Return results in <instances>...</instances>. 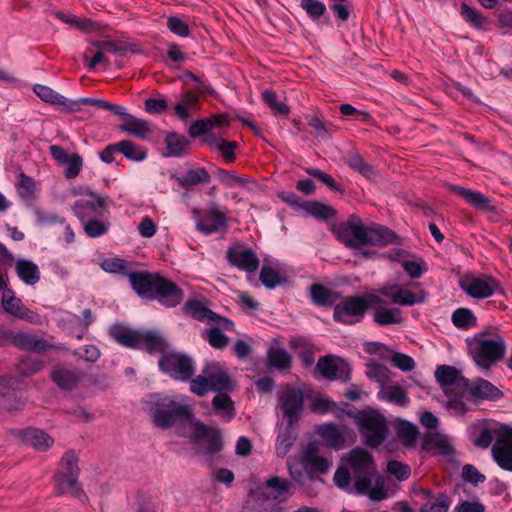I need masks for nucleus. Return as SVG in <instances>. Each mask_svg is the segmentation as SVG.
Instances as JSON below:
<instances>
[{
	"label": "nucleus",
	"mask_w": 512,
	"mask_h": 512,
	"mask_svg": "<svg viewBox=\"0 0 512 512\" xmlns=\"http://www.w3.org/2000/svg\"><path fill=\"white\" fill-rule=\"evenodd\" d=\"M278 406L287 423H297L304 411V394L302 389L287 385L278 396Z\"/></svg>",
	"instance_id": "f8f14e48"
},
{
	"label": "nucleus",
	"mask_w": 512,
	"mask_h": 512,
	"mask_svg": "<svg viewBox=\"0 0 512 512\" xmlns=\"http://www.w3.org/2000/svg\"><path fill=\"white\" fill-rule=\"evenodd\" d=\"M382 296L390 298L391 302L399 305L412 306L424 301L423 296H417L410 290L397 287H384L378 291Z\"/></svg>",
	"instance_id": "a878e982"
},
{
	"label": "nucleus",
	"mask_w": 512,
	"mask_h": 512,
	"mask_svg": "<svg viewBox=\"0 0 512 512\" xmlns=\"http://www.w3.org/2000/svg\"><path fill=\"white\" fill-rule=\"evenodd\" d=\"M367 311L363 296H350L336 304L333 318L336 322L351 325L360 322Z\"/></svg>",
	"instance_id": "4468645a"
},
{
	"label": "nucleus",
	"mask_w": 512,
	"mask_h": 512,
	"mask_svg": "<svg viewBox=\"0 0 512 512\" xmlns=\"http://www.w3.org/2000/svg\"><path fill=\"white\" fill-rule=\"evenodd\" d=\"M346 461L357 494L366 495L373 501H381L388 497L385 479L378 473L373 456L368 451L354 448L348 453Z\"/></svg>",
	"instance_id": "f03ea898"
},
{
	"label": "nucleus",
	"mask_w": 512,
	"mask_h": 512,
	"mask_svg": "<svg viewBox=\"0 0 512 512\" xmlns=\"http://www.w3.org/2000/svg\"><path fill=\"white\" fill-rule=\"evenodd\" d=\"M228 393L229 392L217 393L212 399V407L215 413L226 422L231 421L236 415L234 402Z\"/></svg>",
	"instance_id": "2f4dec72"
},
{
	"label": "nucleus",
	"mask_w": 512,
	"mask_h": 512,
	"mask_svg": "<svg viewBox=\"0 0 512 512\" xmlns=\"http://www.w3.org/2000/svg\"><path fill=\"white\" fill-rule=\"evenodd\" d=\"M378 397L400 407H406L410 401L405 389L399 385H388L380 388Z\"/></svg>",
	"instance_id": "72a5a7b5"
},
{
	"label": "nucleus",
	"mask_w": 512,
	"mask_h": 512,
	"mask_svg": "<svg viewBox=\"0 0 512 512\" xmlns=\"http://www.w3.org/2000/svg\"><path fill=\"white\" fill-rule=\"evenodd\" d=\"M308 125L314 129V136L322 139L328 138V136L337 130V126L329 121H324L319 116L309 115L306 116Z\"/></svg>",
	"instance_id": "37998d69"
},
{
	"label": "nucleus",
	"mask_w": 512,
	"mask_h": 512,
	"mask_svg": "<svg viewBox=\"0 0 512 512\" xmlns=\"http://www.w3.org/2000/svg\"><path fill=\"white\" fill-rule=\"evenodd\" d=\"M260 280L269 289L275 288L281 282V277L275 269L263 266L260 271Z\"/></svg>",
	"instance_id": "e2e57ef3"
},
{
	"label": "nucleus",
	"mask_w": 512,
	"mask_h": 512,
	"mask_svg": "<svg viewBox=\"0 0 512 512\" xmlns=\"http://www.w3.org/2000/svg\"><path fill=\"white\" fill-rule=\"evenodd\" d=\"M122 117L123 123L119 126L122 132H126L139 139H146L151 133L152 129L148 121L134 117L126 112Z\"/></svg>",
	"instance_id": "b1692460"
},
{
	"label": "nucleus",
	"mask_w": 512,
	"mask_h": 512,
	"mask_svg": "<svg viewBox=\"0 0 512 512\" xmlns=\"http://www.w3.org/2000/svg\"><path fill=\"white\" fill-rule=\"evenodd\" d=\"M374 322L380 326L401 324L404 322L402 312L398 308L380 307L377 313H374Z\"/></svg>",
	"instance_id": "ea45409f"
},
{
	"label": "nucleus",
	"mask_w": 512,
	"mask_h": 512,
	"mask_svg": "<svg viewBox=\"0 0 512 512\" xmlns=\"http://www.w3.org/2000/svg\"><path fill=\"white\" fill-rule=\"evenodd\" d=\"M79 473L80 469L75 452H66L62 456L60 469L54 476L55 488L58 493H69L76 498L84 496V492L78 483Z\"/></svg>",
	"instance_id": "1a4fd4ad"
},
{
	"label": "nucleus",
	"mask_w": 512,
	"mask_h": 512,
	"mask_svg": "<svg viewBox=\"0 0 512 512\" xmlns=\"http://www.w3.org/2000/svg\"><path fill=\"white\" fill-rule=\"evenodd\" d=\"M309 295L312 302L317 306H333L339 295L322 284L315 283L310 286Z\"/></svg>",
	"instance_id": "473e14b6"
},
{
	"label": "nucleus",
	"mask_w": 512,
	"mask_h": 512,
	"mask_svg": "<svg viewBox=\"0 0 512 512\" xmlns=\"http://www.w3.org/2000/svg\"><path fill=\"white\" fill-rule=\"evenodd\" d=\"M2 306L7 313L13 315L16 318L25 308L21 299L15 297L14 292L11 289H8V287L6 290H3Z\"/></svg>",
	"instance_id": "49530a36"
},
{
	"label": "nucleus",
	"mask_w": 512,
	"mask_h": 512,
	"mask_svg": "<svg viewBox=\"0 0 512 512\" xmlns=\"http://www.w3.org/2000/svg\"><path fill=\"white\" fill-rule=\"evenodd\" d=\"M119 153H122L127 159L140 162L147 157L146 149L134 144L130 140H122L117 142Z\"/></svg>",
	"instance_id": "c03bdc74"
},
{
	"label": "nucleus",
	"mask_w": 512,
	"mask_h": 512,
	"mask_svg": "<svg viewBox=\"0 0 512 512\" xmlns=\"http://www.w3.org/2000/svg\"><path fill=\"white\" fill-rule=\"evenodd\" d=\"M266 487L275 490L274 498L276 499L288 493L291 483L287 479L274 476L266 481Z\"/></svg>",
	"instance_id": "69168bd1"
},
{
	"label": "nucleus",
	"mask_w": 512,
	"mask_h": 512,
	"mask_svg": "<svg viewBox=\"0 0 512 512\" xmlns=\"http://www.w3.org/2000/svg\"><path fill=\"white\" fill-rule=\"evenodd\" d=\"M184 310L186 314L190 315L193 319L201 322H215L221 325L224 330L231 331L234 329V323L227 318L221 317L209 308L204 303L197 299H190L185 303Z\"/></svg>",
	"instance_id": "f3484780"
},
{
	"label": "nucleus",
	"mask_w": 512,
	"mask_h": 512,
	"mask_svg": "<svg viewBox=\"0 0 512 512\" xmlns=\"http://www.w3.org/2000/svg\"><path fill=\"white\" fill-rule=\"evenodd\" d=\"M300 7L313 19L317 20L326 12V6L319 0H301Z\"/></svg>",
	"instance_id": "13d9d810"
},
{
	"label": "nucleus",
	"mask_w": 512,
	"mask_h": 512,
	"mask_svg": "<svg viewBox=\"0 0 512 512\" xmlns=\"http://www.w3.org/2000/svg\"><path fill=\"white\" fill-rule=\"evenodd\" d=\"M418 429L415 425L403 422L397 429V437L405 446H412L417 438Z\"/></svg>",
	"instance_id": "5fc2aeb1"
},
{
	"label": "nucleus",
	"mask_w": 512,
	"mask_h": 512,
	"mask_svg": "<svg viewBox=\"0 0 512 512\" xmlns=\"http://www.w3.org/2000/svg\"><path fill=\"white\" fill-rule=\"evenodd\" d=\"M360 434L365 443L378 447L385 440L388 432L385 418L376 410H363L355 415Z\"/></svg>",
	"instance_id": "9d476101"
},
{
	"label": "nucleus",
	"mask_w": 512,
	"mask_h": 512,
	"mask_svg": "<svg viewBox=\"0 0 512 512\" xmlns=\"http://www.w3.org/2000/svg\"><path fill=\"white\" fill-rule=\"evenodd\" d=\"M332 233L349 248L358 245L383 247L399 243V237L391 229L382 225L367 227L356 215H350L347 221L335 224Z\"/></svg>",
	"instance_id": "7ed1b4c3"
},
{
	"label": "nucleus",
	"mask_w": 512,
	"mask_h": 512,
	"mask_svg": "<svg viewBox=\"0 0 512 512\" xmlns=\"http://www.w3.org/2000/svg\"><path fill=\"white\" fill-rule=\"evenodd\" d=\"M450 499L446 494H440L438 497L432 502H427L422 505L420 511L421 512H447L450 506Z\"/></svg>",
	"instance_id": "052dcab7"
},
{
	"label": "nucleus",
	"mask_w": 512,
	"mask_h": 512,
	"mask_svg": "<svg viewBox=\"0 0 512 512\" xmlns=\"http://www.w3.org/2000/svg\"><path fill=\"white\" fill-rule=\"evenodd\" d=\"M469 354L477 366L490 369L506 354V343L502 336L487 329L474 335L468 342Z\"/></svg>",
	"instance_id": "423d86ee"
},
{
	"label": "nucleus",
	"mask_w": 512,
	"mask_h": 512,
	"mask_svg": "<svg viewBox=\"0 0 512 512\" xmlns=\"http://www.w3.org/2000/svg\"><path fill=\"white\" fill-rule=\"evenodd\" d=\"M366 374L369 379L378 382L380 384V388H382L390 381L391 371L382 364L371 362L367 364Z\"/></svg>",
	"instance_id": "de8ad7c7"
},
{
	"label": "nucleus",
	"mask_w": 512,
	"mask_h": 512,
	"mask_svg": "<svg viewBox=\"0 0 512 512\" xmlns=\"http://www.w3.org/2000/svg\"><path fill=\"white\" fill-rule=\"evenodd\" d=\"M82 103L95 106L99 109L109 110L115 115L126 114V108L124 106L112 104L104 99L84 98L82 99Z\"/></svg>",
	"instance_id": "6e6d98bb"
},
{
	"label": "nucleus",
	"mask_w": 512,
	"mask_h": 512,
	"mask_svg": "<svg viewBox=\"0 0 512 512\" xmlns=\"http://www.w3.org/2000/svg\"><path fill=\"white\" fill-rule=\"evenodd\" d=\"M268 360L272 367L283 370L291 365V356L289 353L278 347H271L268 351Z\"/></svg>",
	"instance_id": "09e8293b"
},
{
	"label": "nucleus",
	"mask_w": 512,
	"mask_h": 512,
	"mask_svg": "<svg viewBox=\"0 0 512 512\" xmlns=\"http://www.w3.org/2000/svg\"><path fill=\"white\" fill-rule=\"evenodd\" d=\"M263 102L270 108L274 116H287L290 108L284 102L278 101L276 93L271 89H266L261 93Z\"/></svg>",
	"instance_id": "79ce46f5"
},
{
	"label": "nucleus",
	"mask_w": 512,
	"mask_h": 512,
	"mask_svg": "<svg viewBox=\"0 0 512 512\" xmlns=\"http://www.w3.org/2000/svg\"><path fill=\"white\" fill-rule=\"evenodd\" d=\"M16 188H17L18 195L24 201L31 202L37 196L36 181L32 177L26 175L23 172H21L18 175V181L16 184Z\"/></svg>",
	"instance_id": "58836bf2"
},
{
	"label": "nucleus",
	"mask_w": 512,
	"mask_h": 512,
	"mask_svg": "<svg viewBox=\"0 0 512 512\" xmlns=\"http://www.w3.org/2000/svg\"><path fill=\"white\" fill-rule=\"evenodd\" d=\"M52 378L61 389L70 390L76 387L81 375L74 370L59 368L54 370Z\"/></svg>",
	"instance_id": "4c0bfd02"
},
{
	"label": "nucleus",
	"mask_w": 512,
	"mask_h": 512,
	"mask_svg": "<svg viewBox=\"0 0 512 512\" xmlns=\"http://www.w3.org/2000/svg\"><path fill=\"white\" fill-rule=\"evenodd\" d=\"M23 441L38 451L49 449L54 440L45 431L34 427H28L21 432Z\"/></svg>",
	"instance_id": "cd10ccee"
},
{
	"label": "nucleus",
	"mask_w": 512,
	"mask_h": 512,
	"mask_svg": "<svg viewBox=\"0 0 512 512\" xmlns=\"http://www.w3.org/2000/svg\"><path fill=\"white\" fill-rule=\"evenodd\" d=\"M224 329L221 325L217 324V327H212L206 330L204 339L216 349H224L229 343V338L222 332Z\"/></svg>",
	"instance_id": "3c124183"
},
{
	"label": "nucleus",
	"mask_w": 512,
	"mask_h": 512,
	"mask_svg": "<svg viewBox=\"0 0 512 512\" xmlns=\"http://www.w3.org/2000/svg\"><path fill=\"white\" fill-rule=\"evenodd\" d=\"M15 272L19 279L27 285H35L40 280V270L34 262L27 259H18L15 262Z\"/></svg>",
	"instance_id": "c85d7f7f"
},
{
	"label": "nucleus",
	"mask_w": 512,
	"mask_h": 512,
	"mask_svg": "<svg viewBox=\"0 0 512 512\" xmlns=\"http://www.w3.org/2000/svg\"><path fill=\"white\" fill-rule=\"evenodd\" d=\"M297 438V433L293 428V425L287 423V426L281 428L275 444V451L277 456L283 458L290 451L291 447L294 445V442Z\"/></svg>",
	"instance_id": "f704fd0d"
},
{
	"label": "nucleus",
	"mask_w": 512,
	"mask_h": 512,
	"mask_svg": "<svg viewBox=\"0 0 512 512\" xmlns=\"http://www.w3.org/2000/svg\"><path fill=\"white\" fill-rule=\"evenodd\" d=\"M216 175L222 184L230 188L245 187L250 182L249 178L236 175L222 168L216 170Z\"/></svg>",
	"instance_id": "603ef678"
},
{
	"label": "nucleus",
	"mask_w": 512,
	"mask_h": 512,
	"mask_svg": "<svg viewBox=\"0 0 512 512\" xmlns=\"http://www.w3.org/2000/svg\"><path fill=\"white\" fill-rule=\"evenodd\" d=\"M462 478L464 481L473 484L474 486L485 482L486 477L480 473L478 469L472 464H466L462 468Z\"/></svg>",
	"instance_id": "338daca9"
},
{
	"label": "nucleus",
	"mask_w": 512,
	"mask_h": 512,
	"mask_svg": "<svg viewBox=\"0 0 512 512\" xmlns=\"http://www.w3.org/2000/svg\"><path fill=\"white\" fill-rule=\"evenodd\" d=\"M109 334L117 343L127 348L137 349L140 344L141 331L131 330L121 324L112 326Z\"/></svg>",
	"instance_id": "bb28decb"
},
{
	"label": "nucleus",
	"mask_w": 512,
	"mask_h": 512,
	"mask_svg": "<svg viewBox=\"0 0 512 512\" xmlns=\"http://www.w3.org/2000/svg\"><path fill=\"white\" fill-rule=\"evenodd\" d=\"M492 455L501 468L512 471V428L501 426L497 430Z\"/></svg>",
	"instance_id": "2eb2a0df"
},
{
	"label": "nucleus",
	"mask_w": 512,
	"mask_h": 512,
	"mask_svg": "<svg viewBox=\"0 0 512 512\" xmlns=\"http://www.w3.org/2000/svg\"><path fill=\"white\" fill-rule=\"evenodd\" d=\"M453 325L461 330H469L477 326V318L468 308H458L451 316Z\"/></svg>",
	"instance_id": "a19ab883"
},
{
	"label": "nucleus",
	"mask_w": 512,
	"mask_h": 512,
	"mask_svg": "<svg viewBox=\"0 0 512 512\" xmlns=\"http://www.w3.org/2000/svg\"><path fill=\"white\" fill-rule=\"evenodd\" d=\"M166 144L165 156L181 157L188 153L190 141L186 136L174 132L168 133L164 139Z\"/></svg>",
	"instance_id": "7c9ffc66"
},
{
	"label": "nucleus",
	"mask_w": 512,
	"mask_h": 512,
	"mask_svg": "<svg viewBox=\"0 0 512 512\" xmlns=\"http://www.w3.org/2000/svg\"><path fill=\"white\" fill-rule=\"evenodd\" d=\"M460 14L467 22H470L475 27H482L486 22L484 16L465 3L461 5Z\"/></svg>",
	"instance_id": "0e129e2a"
},
{
	"label": "nucleus",
	"mask_w": 512,
	"mask_h": 512,
	"mask_svg": "<svg viewBox=\"0 0 512 512\" xmlns=\"http://www.w3.org/2000/svg\"><path fill=\"white\" fill-rule=\"evenodd\" d=\"M90 199H78L72 205V211L83 226L85 234L90 238H98L110 230L111 200L90 190L85 192Z\"/></svg>",
	"instance_id": "39448f33"
},
{
	"label": "nucleus",
	"mask_w": 512,
	"mask_h": 512,
	"mask_svg": "<svg viewBox=\"0 0 512 512\" xmlns=\"http://www.w3.org/2000/svg\"><path fill=\"white\" fill-rule=\"evenodd\" d=\"M212 143L214 147L221 153L226 163H232L236 159L235 150L238 143L235 141H228L222 138H213Z\"/></svg>",
	"instance_id": "8fccbe9b"
},
{
	"label": "nucleus",
	"mask_w": 512,
	"mask_h": 512,
	"mask_svg": "<svg viewBox=\"0 0 512 512\" xmlns=\"http://www.w3.org/2000/svg\"><path fill=\"white\" fill-rule=\"evenodd\" d=\"M129 281L141 298L157 300L168 308L176 307L184 299L183 290L176 283L159 274L139 271L129 274Z\"/></svg>",
	"instance_id": "20e7f679"
},
{
	"label": "nucleus",
	"mask_w": 512,
	"mask_h": 512,
	"mask_svg": "<svg viewBox=\"0 0 512 512\" xmlns=\"http://www.w3.org/2000/svg\"><path fill=\"white\" fill-rule=\"evenodd\" d=\"M351 475L350 469L339 467L334 474L333 481L338 488L352 492L355 488L351 486Z\"/></svg>",
	"instance_id": "bf43d9fd"
},
{
	"label": "nucleus",
	"mask_w": 512,
	"mask_h": 512,
	"mask_svg": "<svg viewBox=\"0 0 512 512\" xmlns=\"http://www.w3.org/2000/svg\"><path fill=\"white\" fill-rule=\"evenodd\" d=\"M33 91L41 100H43L47 103L64 104L65 98L48 86H44L41 84H35L33 86Z\"/></svg>",
	"instance_id": "864d4df0"
},
{
	"label": "nucleus",
	"mask_w": 512,
	"mask_h": 512,
	"mask_svg": "<svg viewBox=\"0 0 512 512\" xmlns=\"http://www.w3.org/2000/svg\"><path fill=\"white\" fill-rule=\"evenodd\" d=\"M227 225V218L216 205L209 207L206 215L198 220L197 229L205 235L219 231Z\"/></svg>",
	"instance_id": "412c9836"
},
{
	"label": "nucleus",
	"mask_w": 512,
	"mask_h": 512,
	"mask_svg": "<svg viewBox=\"0 0 512 512\" xmlns=\"http://www.w3.org/2000/svg\"><path fill=\"white\" fill-rule=\"evenodd\" d=\"M199 98L192 92L184 93L180 101L175 105V114L183 121L187 120L198 109Z\"/></svg>",
	"instance_id": "c9c22d12"
},
{
	"label": "nucleus",
	"mask_w": 512,
	"mask_h": 512,
	"mask_svg": "<svg viewBox=\"0 0 512 512\" xmlns=\"http://www.w3.org/2000/svg\"><path fill=\"white\" fill-rule=\"evenodd\" d=\"M316 432L329 448L340 450L346 446L347 432L336 424H322Z\"/></svg>",
	"instance_id": "4be33fe9"
},
{
	"label": "nucleus",
	"mask_w": 512,
	"mask_h": 512,
	"mask_svg": "<svg viewBox=\"0 0 512 512\" xmlns=\"http://www.w3.org/2000/svg\"><path fill=\"white\" fill-rule=\"evenodd\" d=\"M302 462L305 467L314 472L325 474L332 466V458L320 455V444L309 442L302 452Z\"/></svg>",
	"instance_id": "a211bd4d"
},
{
	"label": "nucleus",
	"mask_w": 512,
	"mask_h": 512,
	"mask_svg": "<svg viewBox=\"0 0 512 512\" xmlns=\"http://www.w3.org/2000/svg\"><path fill=\"white\" fill-rule=\"evenodd\" d=\"M317 369L327 379L348 381L350 379V367L343 360L335 361L329 357L318 360Z\"/></svg>",
	"instance_id": "aec40b11"
},
{
	"label": "nucleus",
	"mask_w": 512,
	"mask_h": 512,
	"mask_svg": "<svg viewBox=\"0 0 512 512\" xmlns=\"http://www.w3.org/2000/svg\"><path fill=\"white\" fill-rule=\"evenodd\" d=\"M167 347L165 339L156 332H141L140 344L137 349H145L150 353L163 352Z\"/></svg>",
	"instance_id": "e433bc0d"
},
{
	"label": "nucleus",
	"mask_w": 512,
	"mask_h": 512,
	"mask_svg": "<svg viewBox=\"0 0 512 512\" xmlns=\"http://www.w3.org/2000/svg\"><path fill=\"white\" fill-rule=\"evenodd\" d=\"M463 400L468 394L475 400H494L502 396L501 391L488 380L478 378L473 382L466 379V386L463 387Z\"/></svg>",
	"instance_id": "6ab92c4d"
},
{
	"label": "nucleus",
	"mask_w": 512,
	"mask_h": 512,
	"mask_svg": "<svg viewBox=\"0 0 512 512\" xmlns=\"http://www.w3.org/2000/svg\"><path fill=\"white\" fill-rule=\"evenodd\" d=\"M303 208L310 215L320 220H328L336 215V211L332 206L316 201L303 203Z\"/></svg>",
	"instance_id": "a18cd8bd"
},
{
	"label": "nucleus",
	"mask_w": 512,
	"mask_h": 512,
	"mask_svg": "<svg viewBox=\"0 0 512 512\" xmlns=\"http://www.w3.org/2000/svg\"><path fill=\"white\" fill-rule=\"evenodd\" d=\"M12 260V254L0 243V290H6L8 287V277L4 264L10 263Z\"/></svg>",
	"instance_id": "680f3d73"
},
{
	"label": "nucleus",
	"mask_w": 512,
	"mask_h": 512,
	"mask_svg": "<svg viewBox=\"0 0 512 512\" xmlns=\"http://www.w3.org/2000/svg\"><path fill=\"white\" fill-rule=\"evenodd\" d=\"M7 340H10L15 347L26 351L39 352L44 351L48 347L45 340L31 333H10L7 331Z\"/></svg>",
	"instance_id": "5701e85b"
},
{
	"label": "nucleus",
	"mask_w": 512,
	"mask_h": 512,
	"mask_svg": "<svg viewBox=\"0 0 512 512\" xmlns=\"http://www.w3.org/2000/svg\"><path fill=\"white\" fill-rule=\"evenodd\" d=\"M450 191L460 196L465 202L475 209L482 211H491V200L479 191H473L461 186H451Z\"/></svg>",
	"instance_id": "393cba45"
},
{
	"label": "nucleus",
	"mask_w": 512,
	"mask_h": 512,
	"mask_svg": "<svg viewBox=\"0 0 512 512\" xmlns=\"http://www.w3.org/2000/svg\"><path fill=\"white\" fill-rule=\"evenodd\" d=\"M210 180L211 176L204 167L189 169L184 175L176 178L177 183L184 189H189L200 184H208Z\"/></svg>",
	"instance_id": "c756f323"
},
{
	"label": "nucleus",
	"mask_w": 512,
	"mask_h": 512,
	"mask_svg": "<svg viewBox=\"0 0 512 512\" xmlns=\"http://www.w3.org/2000/svg\"><path fill=\"white\" fill-rule=\"evenodd\" d=\"M167 26L172 33L178 36L188 37L190 34L188 25L182 19L176 16L168 18Z\"/></svg>",
	"instance_id": "774afa93"
},
{
	"label": "nucleus",
	"mask_w": 512,
	"mask_h": 512,
	"mask_svg": "<svg viewBox=\"0 0 512 512\" xmlns=\"http://www.w3.org/2000/svg\"><path fill=\"white\" fill-rule=\"evenodd\" d=\"M155 405L154 424L162 429H168L176 423L190 426L192 432L189 437L196 446V452L199 455L207 456L206 462L211 465L214 456L222 449L219 431L194 421L190 406L179 403L170 397L158 398Z\"/></svg>",
	"instance_id": "f257e3e1"
},
{
	"label": "nucleus",
	"mask_w": 512,
	"mask_h": 512,
	"mask_svg": "<svg viewBox=\"0 0 512 512\" xmlns=\"http://www.w3.org/2000/svg\"><path fill=\"white\" fill-rule=\"evenodd\" d=\"M159 367L164 373L180 381L189 380L195 372L192 358L181 353L164 354L159 360Z\"/></svg>",
	"instance_id": "ddd939ff"
},
{
	"label": "nucleus",
	"mask_w": 512,
	"mask_h": 512,
	"mask_svg": "<svg viewBox=\"0 0 512 512\" xmlns=\"http://www.w3.org/2000/svg\"><path fill=\"white\" fill-rule=\"evenodd\" d=\"M460 288L474 299H486L502 291L499 282L492 276L466 274L459 280Z\"/></svg>",
	"instance_id": "9b49d317"
},
{
	"label": "nucleus",
	"mask_w": 512,
	"mask_h": 512,
	"mask_svg": "<svg viewBox=\"0 0 512 512\" xmlns=\"http://www.w3.org/2000/svg\"><path fill=\"white\" fill-rule=\"evenodd\" d=\"M387 472L393 475L398 481H405L411 475L409 465L396 460L387 463Z\"/></svg>",
	"instance_id": "4d7b16f0"
},
{
	"label": "nucleus",
	"mask_w": 512,
	"mask_h": 512,
	"mask_svg": "<svg viewBox=\"0 0 512 512\" xmlns=\"http://www.w3.org/2000/svg\"><path fill=\"white\" fill-rule=\"evenodd\" d=\"M230 265L246 272L248 275L255 273L260 264L257 254L244 245L231 246L226 253Z\"/></svg>",
	"instance_id": "dca6fc26"
},
{
	"label": "nucleus",
	"mask_w": 512,
	"mask_h": 512,
	"mask_svg": "<svg viewBox=\"0 0 512 512\" xmlns=\"http://www.w3.org/2000/svg\"><path fill=\"white\" fill-rule=\"evenodd\" d=\"M234 389V383L228 371L218 362L207 363L198 375L190 382V390L198 396H204L209 391L231 392Z\"/></svg>",
	"instance_id": "6e6552de"
},
{
	"label": "nucleus",
	"mask_w": 512,
	"mask_h": 512,
	"mask_svg": "<svg viewBox=\"0 0 512 512\" xmlns=\"http://www.w3.org/2000/svg\"><path fill=\"white\" fill-rule=\"evenodd\" d=\"M435 377L439 382L448 400L445 407L451 410L454 415H464L468 408L463 401V387L466 386V379L461 372L453 366L440 365L435 371Z\"/></svg>",
	"instance_id": "0eeeda50"
}]
</instances>
